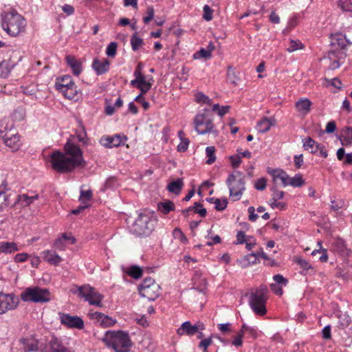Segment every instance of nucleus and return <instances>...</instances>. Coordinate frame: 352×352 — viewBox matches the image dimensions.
<instances>
[{"instance_id":"32","label":"nucleus","mask_w":352,"mask_h":352,"mask_svg":"<svg viewBox=\"0 0 352 352\" xmlns=\"http://www.w3.org/2000/svg\"><path fill=\"white\" fill-rule=\"evenodd\" d=\"M157 208L163 214H167L170 211L175 210V205L171 201L167 200L164 202L158 203Z\"/></svg>"},{"instance_id":"48","label":"nucleus","mask_w":352,"mask_h":352,"mask_svg":"<svg viewBox=\"0 0 352 352\" xmlns=\"http://www.w3.org/2000/svg\"><path fill=\"white\" fill-rule=\"evenodd\" d=\"M214 204H215V209L218 211H222L225 210L228 205V201L227 199H216L214 201Z\"/></svg>"},{"instance_id":"62","label":"nucleus","mask_w":352,"mask_h":352,"mask_svg":"<svg viewBox=\"0 0 352 352\" xmlns=\"http://www.w3.org/2000/svg\"><path fill=\"white\" fill-rule=\"evenodd\" d=\"M8 206L7 197L3 192H0V212Z\"/></svg>"},{"instance_id":"28","label":"nucleus","mask_w":352,"mask_h":352,"mask_svg":"<svg viewBox=\"0 0 352 352\" xmlns=\"http://www.w3.org/2000/svg\"><path fill=\"white\" fill-rule=\"evenodd\" d=\"M72 83H74L72 77L69 75H66L56 79L55 87L57 90L60 91L69 87Z\"/></svg>"},{"instance_id":"58","label":"nucleus","mask_w":352,"mask_h":352,"mask_svg":"<svg viewBox=\"0 0 352 352\" xmlns=\"http://www.w3.org/2000/svg\"><path fill=\"white\" fill-rule=\"evenodd\" d=\"M267 180L265 178L262 177L256 181L254 184L256 189L258 190H263L266 188Z\"/></svg>"},{"instance_id":"20","label":"nucleus","mask_w":352,"mask_h":352,"mask_svg":"<svg viewBox=\"0 0 352 352\" xmlns=\"http://www.w3.org/2000/svg\"><path fill=\"white\" fill-rule=\"evenodd\" d=\"M67 65L72 69V73L75 76H79L82 72V63L76 58L75 56L67 55L65 57Z\"/></svg>"},{"instance_id":"3","label":"nucleus","mask_w":352,"mask_h":352,"mask_svg":"<svg viewBox=\"0 0 352 352\" xmlns=\"http://www.w3.org/2000/svg\"><path fill=\"white\" fill-rule=\"evenodd\" d=\"M267 293V287L262 285L252 289L250 294V306L253 311L258 316H264L267 312L265 304L268 298Z\"/></svg>"},{"instance_id":"10","label":"nucleus","mask_w":352,"mask_h":352,"mask_svg":"<svg viewBox=\"0 0 352 352\" xmlns=\"http://www.w3.org/2000/svg\"><path fill=\"white\" fill-rule=\"evenodd\" d=\"M135 79L131 81V85L140 89L142 94L147 93L153 85V79L151 77L146 80V76L140 71H134Z\"/></svg>"},{"instance_id":"33","label":"nucleus","mask_w":352,"mask_h":352,"mask_svg":"<svg viewBox=\"0 0 352 352\" xmlns=\"http://www.w3.org/2000/svg\"><path fill=\"white\" fill-rule=\"evenodd\" d=\"M38 197V195L34 196H28L27 195L23 194L18 195L17 201L21 202L23 206H27L32 204L34 200L37 199Z\"/></svg>"},{"instance_id":"63","label":"nucleus","mask_w":352,"mask_h":352,"mask_svg":"<svg viewBox=\"0 0 352 352\" xmlns=\"http://www.w3.org/2000/svg\"><path fill=\"white\" fill-rule=\"evenodd\" d=\"M211 344H212L211 338L204 339L199 342V347L203 348L204 351H206V350H207V348L208 347V346H210Z\"/></svg>"},{"instance_id":"9","label":"nucleus","mask_w":352,"mask_h":352,"mask_svg":"<svg viewBox=\"0 0 352 352\" xmlns=\"http://www.w3.org/2000/svg\"><path fill=\"white\" fill-rule=\"evenodd\" d=\"M110 344L116 352H129L131 342L127 333L118 331L113 333Z\"/></svg>"},{"instance_id":"1","label":"nucleus","mask_w":352,"mask_h":352,"mask_svg":"<svg viewBox=\"0 0 352 352\" xmlns=\"http://www.w3.org/2000/svg\"><path fill=\"white\" fill-rule=\"evenodd\" d=\"M64 148L65 153L55 151L50 155L52 166L54 170L59 173H68L85 164L82 152L78 146L68 142Z\"/></svg>"},{"instance_id":"21","label":"nucleus","mask_w":352,"mask_h":352,"mask_svg":"<svg viewBox=\"0 0 352 352\" xmlns=\"http://www.w3.org/2000/svg\"><path fill=\"white\" fill-rule=\"evenodd\" d=\"M5 144L10 147L13 151H16L19 146V136L17 134H8L3 136Z\"/></svg>"},{"instance_id":"40","label":"nucleus","mask_w":352,"mask_h":352,"mask_svg":"<svg viewBox=\"0 0 352 352\" xmlns=\"http://www.w3.org/2000/svg\"><path fill=\"white\" fill-rule=\"evenodd\" d=\"M338 319L339 327L341 329H344L350 324L351 320L349 316L346 314H340L338 316Z\"/></svg>"},{"instance_id":"6","label":"nucleus","mask_w":352,"mask_h":352,"mask_svg":"<svg viewBox=\"0 0 352 352\" xmlns=\"http://www.w3.org/2000/svg\"><path fill=\"white\" fill-rule=\"evenodd\" d=\"M131 232L138 236H148L154 230V221L145 213H140L130 227Z\"/></svg>"},{"instance_id":"19","label":"nucleus","mask_w":352,"mask_h":352,"mask_svg":"<svg viewBox=\"0 0 352 352\" xmlns=\"http://www.w3.org/2000/svg\"><path fill=\"white\" fill-rule=\"evenodd\" d=\"M140 294L150 301L155 300L160 294V286L159 285H152L150 287L142 289Z\"/></svg>"},{"instance_id":"29","label":"nucleus","mask_w":352,"mask_h":352,"mask_svg":"<svg viewBox=\"0 0 352 352\" xmlns=\"http://www.w3.org/2000/svg\"><path fill=\"white\" fill-rule=\"evenodd\" d=\"M19 250L18 245L14 242H1L0 253L10 254Z\"/></svg>"},{"instance_id":"60","label":"nucleus","mask_w":352,"mask_h":352,"mask_svg":"<svg viewBox=\"0 0 352 352\" xmlns=\"http://www.w3.org/2000/svg\"><path fill=\"white\" fill-rule=\"evenodd\" d=\"M230 160L232 166L234 168H236V167L239 166V165L241 163V155H239L230 156Z\"/></svg>"},{"instance_id":"61","label":"nucleus","mask_w":352,"mask_h":352,"mask_svg":"<svg viewBox=\"0 0 352 352\" xmlns=\"http://www.w3.org/2000/svg\"><path fill=\"white\" fill-rule=\"evenodd\" d=\"M246 236L243 231H239L236 234V241L235 244H243L246 242Z\"/></svg>"},{"instance_id":"42","label":"nucleus","mask_w":352,"mask_h":352,"mask_svg":"<svg viewBox=\"0 0 352 352\" xmlns=\"http://www.w3.org/2000/svg\"><path fill=\"white\" fill-rule=\"evenodd\" d=\"M270 190L272 192V200L278 201L284 197L285 192L283 190H278L276 188V184H274Z\"/></svg>"},{"instance_id":"30","label":"nucleus","mask_w":352,"mask_h":352,"mask_svg":"<svg viewBox=\"0 0 352 352\" xmlns=\"http://www.w3.org/2000/svg\"><path fill=\"white\" fill-rule=\"evenodd\" d=\"M63 93L64 96L68 99H74L78 93L77 86L75 83H72L69 87L59 91Z\"/></svg>"},{"instance_id":"55","label":"nucleus","mask_w":352,"mask_h":352,"mask_svg":"<svg viewBox=\"0 0 352 352\" xmlns=\"http://www.w3.org/2000/svg\"><path fill=\"white\" fill-rule=\"evenodd\" d=\"M190 141L188 138L182 139L181 142L177 146V151L179 152H185L188 147Z\"/></svg>"},{"instance_id":"18","label":"nucleus","mask_w":352,"mask_h":352,"mask_svg":"<svg viewBox=\"0 0 352 352\" xmlns=\"http://www.w3.org/2000/svg\"><path fill=\"white\" fill-rule=\"evenodd\" d=\"M110 62L108 59L99 60L98 58L94 59L92 68L97 75H102L109 71Z\"/></svg>"},{"instance_id":"57","label":"nucleus","mask_w":352,"mask_h":352,"mask_svg":"<svg viewBox=\"0 0 352 352\" xmlns=\"http://www.w3.org/2000/svg\"><path fill=\"white\" fill-rule=\"evenodd\" d=\"M270 206L272 208L274 209L276 208H279L281 210H283L286 208V204L284 202H278L274 200H270Z\"/></svg>"},{"instance_id":"7","label":"nucleus","mask_w":352,"mask_h":352,"mask_svg":"<svg viewBox=\"0 0 352 352\" xmlns=\"http://www.w3.org/2000/svg\"><path fill=\"white\" fill-rule=\"evenodd\" d=\"M226 184L229 188L230 197L233 198L234 201L239 200L245 190V177L243 174L239 171L230 174Z\"/></svg>"},{"instance_id":"43","label":"nucleus","mask_w":352,"mask_h":352,"mask_svg":"<svg viewBox=\"0 0 352 352\" xmlns=\"http://www.w3.org/2000/svg\"><path fill=\"white\" fill-rule=\"evenodd\" d=\"M127 273L130 276L137 279L142 276V270L140 267L134 265L129 268Z\"/></svg>"},{"instance_id":"64","label":"nucleus","mask_w":352,"mask_h":352,"mask_svg":"<svg viewBox=\"0 0 352 352\" xmlns=\"http://www.w3.org/2000/svg\"><path fill=\"white\" fill-rule=\"evenodd\" d=\"M28 254L27 253H19L15 255L14 261L16 263L24 262L27 260Z\"/></svg>"},{"instance_id":"23","label":"nucleus","mask_w":352,"mask_h":352,"mask_svg":"<svg viewBox=\"0 0 352 352\" xmlns=\"http://www.w3.org/2000/svg\"><path fill=\"white\" fill-rule=\"evenodd\" d=\"M20 342L23 345V350L25 352L36 351L38 350V340L34 338H25L20 340Z\"/></svg>"},{"instance_id":"13","label":"nucleus","mask_w":352,"mask_h":352,"mask_svg":"<svg viewBox=\"0 0 352 352\" xmlns=\"http://www.w3.org/2000/svg\"><path fill=\"white\" fill-rule=\"evenodd\" d=\"M43 352H72V350L63 345L62 341L57 338L52 337L45 344Z\"/></svg>"},{"instance_id":"26","label":"nucleus","mask_w":352,"mask_h":352,"mask_svg":"<svg viewBox=\"0 0 352 352\" xmlns=\"http://www.w3.org/2000/svg\"><path fill=\"white\" fill-rule=\"evenodd\" d=\"M311 102L308 98H301L296 102V107L298 112L303 115L307 114L310 111Z\"/></svg>"},{"instance_id":"37","label":"nucleus","mask_w":352,"mask_h":352,"mask_svg":"<svg viewBox=\"0 0 352 352\" xmlns=\"http://www.w3.org/2000/svg\"><path fill=\"white\" fill-rule=\"evenodd\" d=\"M215 148L214 146H208L206 148V154L208 159L206 161V164H212L216 160V156L214 154Z\"/></svg>"},{"instance_id":"50","label":"nucleus","mask_w":352,"mask_h":352,"mask_svg":"<svg viewBox=\"0 0 352 352\" xmlns=\"http://www.w3.org/2000/svg\"><path fill=\"white\" fill-rule=\"evenodd\" d=\"M203 10H204L203 19L207 21H211L213 18V16H212L213 10L211 9V8L208 5H205L204 6Z\"/></svg>"},{"instance_id":"54","label":"nucleus","mask_w":352,"mask_h":352,"mask_svg":"<svg viewBox=\"0 0 352 352\" xmlns=\"http://www.w3.org/2000/svg\"><path fill=\"white\" fill-rule=\"evenodd\" d=\"M147 16L143 18L144 23H148L154 17V9L152 6H149L146 10Z\"/></svg>"},{"instance_id":"47","label":"nucleus","mask_w":352,"mask_h":352,"mask_svg":"<svg viewBox=\"0 0 352 352\" xmlns=\"http://www.w3.org/2000/svg\"><path fill=\"white\" fill-rule=\"evenodd\" d=\"M311 153L313 154L319 153V155L324 158H326L328 156L324 146L320 144L316 145V148L311 150Z\"/></svg>"},{"instance_id":"36","label":"nucleus","mask_w":352,"mask_h":352,"mask_svg":"<svg viewBox=\"0 0 352 352\" xmlns=\"http://www.w3.org/2000/svg\"><path fill=\"white\" fill-rule=\"evenodd\" d=\"M212 56V53H210V50H206L204 48L200 49L198 52H195L193 54L194 59H199L201 58H204L206 59H209Z\"/></svg>"},{"instance_id":"27","label":"nucleus","mask_w":352,"mask_h":352,"mask_svg":"<svg viewBox=\"0 0 352 352\" xmlns=\"http://www.w3.org/2000/svg\"><path fill=\"white\" fill-rule=\"evenodd\" d=\"M333 251L341 255H347L348 249L346 247L345 242L340 238H337L333 243Z\"/></svg>"},{"instance_id":"44","label":"nucleus","mask_w":352,"mask_h":352,"mask_svg":"<svg viewBox=\"0 0 352 352\" xmlns=\"http://www.w3.org/2000/svg\"><path fill=\"white\" fill-rule=\"evenodd\" d=\"M338 6L344 11L352 12L351 0H338Z\"/></svg>"},{"instance_id":"51","label":"nucleus","mask_w":352,"mask_h":352,"mask_svg":"<svg viewBox=\"0 0 352 352\" xmlns=\"http://www.w3.org/2000/svg\"><path fill=\"white\" fill-rule=\"evenodd\" d=\"M152 285H158V284L156 283L155 281L151 278H145L143 280L142 283L138 287L139 292L142 291V289H146V288L150 287Z\"/></svg>"},{"instance_id":"56","label":"nucleus","mask_w":352,"mask_h":352,"mask_svg":"<svg viewBox=\"0 0 352 352\" xmlns=\"http://www.w3.org/2000/svg\"><path fill=\"white\" fill-rule=\"evenodd\" d=\"M296 262L299 266L305 270H307L311 268V265L305 259L302 258H296Z\"/></svg>"},{"instance_id":"22","label":"nucleus","mask_w":352,"mask_h":352,"mask_svg":"<svg viewBox=\"0 0 352 352\" xmlns=\"http://www.w3.org/2000/svg\"><path fill=\"white\" fill-rule=\"evenodd\" d=\"M43 259L51 265H58L62 258L52 250H45L42 252Z\"/></svg>"},{"instance_id":"4","label":"nucleus","mask_w":352,"mask_h":352,"mask_svg":"<svg viewBox=\"0 0 352 352\" xmlns=\"http://www.w3.org/2000/svg\"><path fill=\"white\" fill-rule=\"evenodd\" d=\"M71 292L74 294H78L79 297L84 298L85 300L89 302L91 305L102 306L101 302L103 296L89 285H83L82 286L74 285Z\"/></svg>"},{"instance_id":"16","label":"nucleus","mask_w":352,"mask_h":352,"mask_svg":"<svg viewBox=\"0 0 352 352\" xmlns=\"http://www.w3.org/2000/svg\"><path fill=\"white\" fill-rule=\"evenodd\" d=\"M89 316L103 327H111L116 323V320L98 311L90 312Z\"/></svg>"},{"instance_id":"38","label":"nucleus","mask_w":352,"mask_h":352,"mask_svg":"<svg viewBox=\"0 0 352 352\" xmlns=\"http://www.w3.org/2000/svg\"><path fill=\"white\" fill-rule=\"evenodd\" d=\"M345 135L343 140H341L342 144L349 146L352 144V127H347L345 130Z\"/></svg>"},{"instance_id":"24","label":"nucleus","mask_w":352,"mask_h":352,"mask_svg":"<svg viewBox=\"0 0 352 352\" xmlns=\"http://www.w3.org/2000/svg\"><path fill=\"white\" fill-rule=\"evenodd\" d=\"M275 124V120L274 118H269L265 117L258 122L256 129L260 133H265L268 131L271 126Z\"/></svg>"},{"instance_id":"53","label":"nucleus","mask_w":352,"mask_h":352,"mask_svg":"<svg viewBox=\"0 0 352 352\" xmlns=\"http://www.w3.org/2000/svg\"><path fill=\"white\" fill-rule=\"evenodd\" d=\"M317 144H319L316 142L311 138H306L304 140V142H303V146H304L305 149H306V150L310 149V151L312 150V149L316 148V145Z\"/></svg>"},{"instance_id":"45","label":"nucleus","mask_w":352,"mask_h":352,"mask_svg":"<svg viewBox=\"0 0 352 352\" xmlns=\"http://www.w3.org/2000/svg\"><path fill=\"white\" fill-rule=\"evenodd\" d=\"M118 43L116 42H111L106 50V54L109 57H114L116 54Z\"/></svg>"},{"instance_id":"39","label":"nucleus","mask_w":352,"mask_h":352,"mask_svg":"<svg viewBox=\"0 0 352 352\" xmlns=\"http://www.w3.org/2000/svg\"><path fill=\"white\" fill-rule=\"evenodd\" d=\"M305 182L302 176L299 174L296 175L293 177H290L289 184L293 187H300L304 184Z\"/></svg>"},{"instance_id":"17","label":"nucleus","mask_w":352,"mask_h":352,"mask_svg":"<svg viewBox=\"0 0 352 352\" xmlns=\"http://www.w3.org/2000/svg\"><path fill=\"white\" fill-rule=\"evenodd\" d=\"M267 173L272 175L273 179V182L274 184H276L277 180L280 179L283 184L284 187L288 186L289 184L290 177L289 175L282 169L276 168H268Z\"/></svg>"},{"instance_id":"59","label":"nucleus","mask_w":352,"mask_h":352,"mask_svg":"<svg viewBox=\"0 0 352 352\" xmlns=\"http://www.w3.org/2000/svg\"><path fill=\"white\" fill-rule=\"evenodd\" d=\"M64 241H65V240L62 236L60 237H58V239H56L54 242V245L55 248H56L58 250H61V251L64 250L65 248Z\"/></svg>"},{"instance_id":"11","label":"nucleus","mask_w":352,"mask_h":352,"mask_svg":"<svg viewBox=\"0 0 352 352\" xmlns=\"http://www.w3.org/2000/svg\"><path fill=\"white\" fill-rule=\"evenodd\" d=\"M19 303V298L15 295L12 294H6L0 292V314L16 309Z\"/></svg>"},{"instance_id":"5","label":"nucleus","mask_w":352,"mask_h":352,"mask_svg":"<svg viewBox=\"0 0 352 352\" xmlns=\"http://www.w3.org/2000/svg\"><path fill=\"white\" fill-rule=\"evenodd\" d=\"M50 293L47 289L38 286L29 287L21 294V299L23 302H47L50 300Z\"/></svg>"},{"instance_id":"25","label":"nucleus","mask_w":352,"mask_h":352,"mask_svg":"<svg viewBox=\"0 0 352 352\" xmlns=\"http://www.w3.org/2000/svg\"><path fill=\"white\" fill-rule=\"evenodd\" d=\"M15 64L11 60H3L0 63V78H7Z\"/></svg>"},{"instance_id":"2","label":"nucleus","mask_w":352,"mask_h":352,"mask_svg":"<svg viewBox=\"0 0 352 352\" xmlns=\"http://www.w3.org/2000/svg\"><path fill=\"white\" fill-rule=\"evenodd\" d=\"M1 27L10 36H17L25 31L26 22L15 10L1 14Z\"/></svg>"},{"instance_id":"15","label":"nucleus","mask_w":352,"mask_h":352,"mask_svg":"<svg viewBox=\"0 0 352 352\" xmlns=\"http://www.w3.org/2000/svg\"><path fill=\"white\" fill-rule=\"evenodd\" d=\"M126 139V136H120V135L102 136L100 140V144L106 148L118 147L124 144Z\"/></svg>"},{"instance_id":"31","label":"nucleus","mask_w":352,"mask_h":352,"mask_svg":"<svg viewBox=\"0 0 352 352\" xmlns=\"http://www.w3.org/2000/svg\"><path fill=\"white\" fill-rule=\"evenodd\" d=\"M183 185V179H177V180L170 182L168 185L167 189L169 192L178 195L181 192Z\"/></svg>"},{"instance_id":"49","label":"nucleus","mask_w":352,"mask_h":352,"mask_svg":"<svg viewBox=\"0 0 352 352\" xmlns=\"http://www.w3.org/2000/svg\"><path fill=\"white\" fill-rule=\"evenodd\" d=\"M92 195H93V194H92V191L91 190H81L79 200L82 204H85V202L87 201H89L91 199Z\"/></svg>"},{"instance_id":"35","label":"nucleus","mask_w":352,"mask_h":352,"mask_svg":"<svg viewBox=\"0 0 352 352\" xmlns=\"http://www.w3.org/2000/svg\"><path fill=\"white\" fill-rule=\"evenodd\" d=\"M137 32L131 36V44L133 51H137L144 43L143 39L137 36Z\"/></svg>"},{"instance_id":"8","label":"nucleus","mask_w":352,"mask_h":352,"mask_svg":"<svg viewBox=\"0 0 352 352\" xmlns=\"http://www.w3.org/2000/svg\"><path fill=\"white\" fill-rule=\"evenodd\" d=\"M194 122L196 131L201 135L212 131L214 128L212 115L208 109H204L203 113L197 114Z\"/></svg>"},{"instance_id":"12","label":"nucleus","mask_w":352,"mask_h":352,"mask_svg":"<svg viewBox=\"0 0 352 352\" xmlns=\"http://www.w3.org/2000/svg\"><path fill=\"white\" fill-rule=\"evenodd\" d=\"M205 329L204 324L201 322H197L192 325L190 322L186 321L182 323L181 327L177 330V333L179 336L186 335L192 336L196 334L199 331Z\"/></svg>"},{"instance_id":"46","label":"nucleus","mask_w":352,"mask_h":352,"mask_svg":"<svg viewBox=\"0 0 352 352\" xmlns=\"http://www.w3.org/2000/svg\"><path fill=\"white\" fill-rule=\"evenodd\" d=\"M195 100L198 103L208 104H210L212 100L202 92H199L195 94Z\"/></svg>"},{"instance_id":"52","label":"nucleus","mask_w":352,"mask_h":352,"mask_svg":"<svg viewBox=\"0 0 352 352\" xmlns=\"http://www.w3.org/2000/svg\"><path fill=\"white\" fill-rule=\"evenodd\" d=\"M25 116V111L23 108L16 109L12 113V118L17 121L23 120Z\"/></svg>"},{"instance_id":"14","label":"nucleus","mask_w":352,"mask_h":352,"mask_svg":"<svg viewBox=\"0 0 352 352\" xmlns=\"http://www.w3.org/2000/svg\"><path fill=\"white\" fill-rule=\"evenodd\" d=\"M60 322L69 328L82 329L84 327L83 320L77 316H72L69 314H60Z\"/></svg>"},{"instance_id":"34","label":"nucleus","mask_w":352,"mask_h":352,"mask_svg":"<svg viewBox=\"0 0 352 352\" xmlns=\"http://www.w3.org/2000/svg\"><path fill=\"white\" fill-rule=\"evenodd\" d=\"M304 47V45L299 40L290 39L287 51L288 52H294L298 50L303 49Z\"/></svg>"},{"instance_id":"41","label":"nucleus","mask_w":352,"mask_h":352,"mask_svg":"<svg viewBox=\"0 0 352 352\" xmlns=\"http://www.w3.org/2000/svg\"><path fill=\"white\" fill-rule=\"evenodd\" d=\"M230 108V106L221 107L219 104H215L212 106V110L217 112L219 116H223L229 111Z\"/></svg>"}]
</instances>
